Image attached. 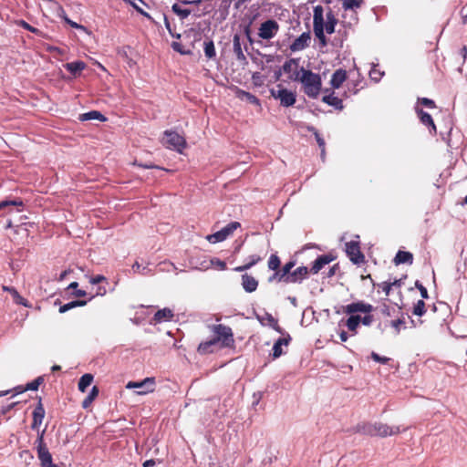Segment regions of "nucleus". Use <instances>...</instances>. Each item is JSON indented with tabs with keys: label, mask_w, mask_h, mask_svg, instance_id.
<instances>
[{
	"label": "nucleus",
	"mask_w": 467,
	"mask_h": 467,
	"mask_svg": "<svg viewBox=\"0 0 467 467\" xmlns=\"http://www.w3.org/2000/svg\"><path fill=\"white\" fill-rule=\"evenodd\" d=\"M295 265L296 261L290 260L281 270L274 273L269 278V281L276 280L285 284H301L307 277L308 274H310V271L306 266H298L292 271Z\"/></svg>",
	"instance_id": "f257e3e1"
},
{
	"label": "nucleus",
	"mask_w": 467,
	"mask_h": 467,
	"mask_svg": "<svg viewBox=\"0 0 467 467\" xmlns=\"http://www.w3.org/2000/svg\"><path fill=\"white\" fill-rule=\"evenodd\" d=\"M354 431L356 433H360L363 435L370 436V437H381L385 438L388 436H393L399 434L401 430L399 426H389L386 423L376 421V422H368L363 421L357 424L354 427Z\"/></svg>",
	"instance_id": "f03ea898"
},
{
	"label": "nucleus",
	"mask_w": 467,
	"mask_h": 467,
	"mask_svg": "<svg viewBox=\"0 0 467 467\" xmlns=\"http://www.w3.org/2000/svg\"><path fill=\"white\" fill-rule=\"evenodd\" d=\"M335 27L336 25L333 22H325L323 6H315L313 10V31L322 47L327 45L325 32L331 35L335 32Z\"/></svg>",
	"instance_id": "7ed1b4c3"
},
{
	"label": "nucleus",
	"mask_w": 467,
	"mask_h": 467,
	"mask_svg": "<svg viewBox=\"0 0 467 467\" xmlns=\"http://www.w3.org/2000/svg\"><path fill=\"white\" fill-rule=\"evenodd\" d=\"M300 72L301 75L296 73L295 77H290V78L302 83L304 92L307 97L312 99L317 98L322 88L321 77L303 67H300Z\"/></svg>",
	"instance_id": "20e7f679"
},
{
	"label": "nucleus",
	"mask_w": 467,
	"mask_h": 467,
	"mask_svg": "<svg viewBox=\"0 0 467 467\" xmlns=\"http://www.w3.org/2000/svg\"><path fill=\"white\" fill-rule=\"evenodd\" d=\"M373 309L374 307L372 305L365 303L364 301L353 302L344 306L342 307L343 313L350 315V317L346 321V326L348 330L354 334L357 333V329L360 324L361 317L359 315H355L356 313L370 314Z\"/></svg>",
	"instance_id": "39448f33"
},
{
	"label": "nucleus",
	"mask_w": 467,
	"mask_h": 467,
	"mask_svg": "<svg viewBox=\"0 0 467 467\" xmlns=\"http://www.w3.org/2000/svg\"><path fill=\"white\" fill-rule=\"evenodd\" d=\"M46 432V429L38 432L37 438L36 440V448L37 452V457L40 461L41 467H57L53 463L52 455L49 452L47 444L44 440V435Z\"/></svg>",
	"instance_id": "423d86ee"
},
{
	"label": "nucleus",
	"mask_w": 467,
	"mask_h": 467,
	"mask_svg": "<svg viewBox=\"0 0 467 467\" xmlns=\"http://www.w3.org/2000/svg\"><path fill=\"white\" fill-rule=\"evenodd\" d=\"M212 331L220 348H228L234 345V334L232 328L223 324L213 325Z\"/></svg>",
	"instance_id": "0eeeda50"
},
{
	"label": "nucleus",
	"mask_w": 467,
	"mask_h": 467,
	"mask_svg": "<svg viewBox=\"0 0 467 467\" xmlns=\"http://www.w3.org/2000/svg\"><path fill=\"white\" fill-rule=\"evenodd\" d=\"M164 136L165 139L163 144L168 149L175 150L178 152H182L183 149H185L186 140L179 133L171 130H165Z\"/></svg>",
	"instance_id": "6e6552de"
},
{
	"label": "nucleus",
	"mask_w": 467,
	"mask_h": 467,
	"mask_svg": "<svg viewBox=\"0 0 467 467\" xmlns=\"http://www.w3.org/2000/svg\"><path fill=\"white\" fill-rule=\"evenodd\" d=\"M270 92L272 97L280 100V104L283 107H290L296 103V94L283 88L281 85H277V89L272 88Z\"/></svg>",
	"instance_id": "1a4fd4ad"
},
{
	"label": "nucleus",
	"mask_w": 467,
	"mask_h": 467,
	"mask_svg": "<svg viewBox=\"0 0 467 467\" xmlns=\"http://www.w3.org/2000/svg\"><path fill=\"white\" fill-rule=\"evenodd\" d=\"M240 226L241 224L238 222H232L222 230L208 235L206 239L212 244L223 242Z\"/></svg>",
	"instance_id": "9d476101"
},
{
	"label": "nucleus",
	"mask_w": 467,
	"mask_h": 467,
	"mask_svg": "<svg viewBox=\"0 0 467 467\" xmlns=\"http://www.w3.org/2000/svg\"><path fill=\"white\" fill-rule=\"evenodd\" d=\"M279 31V25L274 19H268L261 24L258 30V36L269 40L276 36Z\"/></svg>",
	"instance_id": "9b49d317"
},
{
	"label": "nucleus",
	"mask_w": 467,
	"mask_h": 467,
	"mask_svg": "<svg viewBox=\"0 0 467 467\" xmlns=\"http://www.w3.org/2000/svg\"><path fill=\"white\" fill-rule=\"evenodd\" d=\"M127 389H140L136 393L138 395H146L148 393H151L155 389V379L154 378H146L141 381H130L127 386Z\"/></svg>",
	"instance_id": "f8f14e48"
},
{
	"label": "nucleus",
	"mask_w": 467,
	"mask_h": 467,
	"mask_svg": "<svg viewBox=\"0 0 467 467\" xmlns=\"http://www.w3.org/2000/svg\"><path fill=\"white\" fill-rule=\"evenodd\" d=\"M346 253L349 260L355 265L365 262V255L362 254L359 243L357 241H350L346 244Z\"/></svg>",
	"instance_id": "ddd939ff"
},
{
	"label": "nucleus",
	"mask_w": 467,
	"mask_h": 467,
	"mask_svg": "<svg viewBox=\"0 0 467 467\" xmlns=\"http://www.w3.org/2000/svg\"><path fill=\"white\" fill-rule=\"evenodd\" d=\"M45 414H46L45 408H44V405L42 403V400L39 397L38 398V402H37L36 406L35 407V409H34V410L32 412L33 420H32V423H31V426H30L32 430L37 431V433L40 432L38 431V429H39L40 425L43 422V420L45 418Z\"/></svg>",
	"instance_id": "4468645a"
},
{
	"label": "nucleus",
	"mask_w": 467,
	"mask_h": 467,
	"mask_svg": "<svg viewBox=\"0 0 467 467\" xmlns=\"http://www.w3.org/2000/svg\"><path fill=\"white\" fill-rule=\"evenodd\" d=\"M202 0H180V4H173L171 6L172 12L177 15L182 20L186 19L192 13L191 9L188 8H182L181 5H200L202 4Z\"/></svg>",
	"instance_id": "2eb2a0df"
},
{
	"label": "nucleus",
	"mask_w": 467,
	"mask_h": 467,
	"mask_svg": "<svg viewBox=\"0 0 467 467\" xmlns=\"http://www.w3.org/2000/svg\"><path fill=\"white\" fill-rule=\"evenodd\" d=\"M333 260H335V256H333L331 254L318 256L313 262L312 267L309 269L310 274L317 275L325 265L330 264Z\"/></svg>",
	"instance_id": "dca6fc26"
},
{
	"label": "nucleus",
	"mask_w": 467,
	"mask_h": 467,
	"mask_svg": "<svg viewBox=\"0 0 467 467\" xmlns=\"http://www.w3.org/2000/svg\"><path fill=\"white\" fill-rule=\"evenodd\" d=\"M2 289L10 294L14 303H16V305H20V306H23L28 307V308H30L32 306V305L29 303V301L27 299L24 298L15 287L8 286V285H3Z\"/></svg>",
	"instance_id": "f3484780"
},
{
	"label": "nucleus",
	"mask_w": 467,
	"mask_h": 467,
	"mask_svg": "<svg viewBox=\"0 0 467 467\" xmlns=\"http://www.w3.org/2000/svg\"><path fill=\"white\" fill-rule=\"evenodd\" d=\"M311 39L310 32H304L294 40L290 48L292 51H300L308 47Z\"/></svg>",
	"instance_id": "a211bd4d"
},
{
	"label": "nucleus",
	"mask_w": 467,
	"mask_h": 467,
	"mask_svg": "<svg viewBox=\"0 0 467 467\" xmlns=\"http://www.w3.org/2000/svg\"><path fill=\"white\" fill-rule=\"evenodd\" d=\"M174 317L173 311L171 308L164 307L162 309L158 310L153 317L152 324H160L163 322L171 321Z\"/></svg>",
	"instance_id": "6ab92c4d"
},
{
	"label": "nucleus",
	"mask_w": 467,
	"mask_h": 467,
	"mask_svg": "<svg viewBox=\"0 0 467 467\" xmlns=\"http://www.w3.org/2000/svg\"><path fill=\"white\" fill-rule=\"evenodd\" d=\"M416 112L420 122L430 129V132L436 134L437 129L431 116L421 109H416Z\"/></svg>",
	"instance_id": "aec40b11"
},
{
	"label": "nucleus",
	"mask_w": 467,
	"mask_h": 467,
	"mask_svg": "<svg viewBox=\"0 0 467 467\" xmlns=\"http://www.w3.org/2000/svg\"><path fill=\"white\" fill-rule=\"evenodd\" d=\"M291 341V337L289 334L285 337H279L273 346V358H277L281 357L285 352L283 351V346L287 347Z\"/></svg>",
	"instance_id": "412c9836"
},
{
	"label": "nucleus",
	"mask_w": 467,
	"mask_h": 467,
	"mask_svg": "<svg viewBox=\"0 0 467 467\" xmlns=\"http://www.w3.org/2000/svg\"><path fill=\"white\" fill-rule=\"evenodd\" d=\"M348 74L343 68L337 69L330 79V85L333 88H339L342 84L347 80Z\"/></svg>",
	"instance_id": "4be33fe9"
},
{
	"label": "nucleus",
	"mask_w": 467,
	"mask_h": 467,
	"mask_svg": "<svg viewBox=\"0 0 467 467\" xmlns=\"http://www.w3.org/2000/svg\"><path fill=\"white\" fill-rule=\"evenodd\" d=\"M217 346L220 345L218 344L216 339L213 337L212 339H209L207 341L201 342L197 348V351L201 355L210 354L215 350Z\"/></svg>",
	"instance_id": "5701e85b"
},
{
	"label": "nucleus",
	"mask_w": 467,
	"mask_h": 467,
	"mask_svg": "<svg viewBox=\"0 0 467 467\" xmlns=\"http://www.w3.org/2000/svg\"><path fill=\"white\" fill-rule=\"evenodd\" d=\"M242 286L247 293L254 292L258 286V281L252 275L244 274L242 275Z\"/></svg>",
	"instance_id": "b1692460"
},
{
	"label": "nucleus",
	"mask_w": 467,
	"mask_h": 467,
	"mask_svg": "<svg viewBox=\"0 0 467 467\" xmlns=\"http://www.w3.org/2000/svg\"><path fill=\"white\" fill-rule=\"evenodd\" d=\"M66 69L69 71L74 77L80 75L81 71L85 69L86 64L83 61H74L64 65Z\"/></svg>",
	"instance_id": "393cba45"
},
{
	"label": "nucleus",
	"mask_w": 467,
	"mask_h": 467,
	"mask_svg": "<svg viewBox=\"0 0 467 467\" xmlns=\"http://www.w3.org/2000/svg\"><path fill=\"white\" fill-rule=\"evenodd\" d=\"M322 100L327 105L334 107L336 109L342 110L344 108L342 99L334 96L333 92L328 95H325Z\"/></svg>",
	"instance_id": "a878e982"
},
{
	"label": "nucleus",
	"mask_w": 467,
	"mask_h": 467,
	"mask_svg": "<svg viewBox=\"0 0 467 467\" xmlns=\"http://www.w3.org/2000/svg\"><path fill=\"white\" fill-rule=\"evenodd\" d=\"M394 263L396 265H400V264L411 265L413 263V254L410 252L399 251L396 254V256L394 258Z\"/></svg>",
	"instance_id": "bb28decb"
},
{
	"label": "nucleus",
	"mask_w": 467,
	"mask_h": 467,
	"mask_svg": "<svg viewBox=\"0 0 467 467\" xmlns=\"http://www.w3.org/2000/svg\"><path fill=\"white\" fill-rule=\"evenodd\" d=\"M298 62L294 58L286 60L283 65V70L285 73H293L291 77H295L296 73L301 75L300 69L298 70Z\"/></svg>",
	"instance_id": "cd10ccee"
},
{
	"label": "nucleus",
	"mask_w": 467,
	"mask_h": 467,
	"mask_svg": "<svg viewBox=\"0 0 467 467\" xmlns=\"http://www.w3.org/2000/svg\"><path fill=\"white\" fill-rule=\"evenodd\" d=\"M233 44H234V52L237 59H239V60L245 59V56L244 55V52H243V49L241 47L239 35L235 34L234 36Z\"/></svg>",
	"instance_id": "c85d7f7f"
},
{
	"label": "nucleus",
	"mask_w": 467,
	"mask_h": 467,
	"mask_svg": "<svg viewBox=\"0 0 467 467\" xmlns=\"http://www.w3.org/2000/svg\"><path fill=\"white\" fill-rule=\"evenodd\" d=\"M99 392V388L97 386H93L89 394L82 401V407L84 409H88L92 404V402L95 400V399L98 397Z\"/></svg>",
	"instance_id": "c756f323"
},
{
	"label": "nucleus",
	"mask_w": 467,
	"mask_h": 467,
	"mask_svg": "<svg viewBox=\"0 0 467 467\" xmlns=\"http://www.w3.org/2000/svg\"><path fill=\"white\" fill-rule=\"evenodd\" d=\"M81 120H90V119H98L99 121H105L106 117L101 114L99 111L91 110L89 112L84 113L80 115L79 118Z\"/></svg>",
	"instance_id": "7c9ffc66"
},
{
	"label": "nucleus",
	"mask_w": 467,
	"mask_h": 467,
	"mask_svg": "<svg viewBox=\"0 0 467 467\" xmlns=\"http://www.w3.org/2000/svg\"><path fill=\"white\" fill-rule=\"evenodd\" d=\"M93 375L89 373L84 374L78 381V389L81 392H85L87 388L92 383L93 381Z\"/></svg>",
	"instance_id": "2f4dec72"
},
{
	"label": "nucleus",
	"mask_w": 467,
	"mask_h": 467,
	"mask_svg": "<svg viewBox=\"0 0 467 467\" xmlns=\"http://www.w3.org/2000/svg\"><path fill=\"white\" fill-rule=\"evenodd\" d=\"M363 4V0H343V8L345 11L355 12L356 9L359 8Z\"/></svg>",
	"instance_id": "473e14b6"
},
{
	"label": "nucleus",
	"mask_w": 467,
	"mask_h": 467,
	"mask_svg": "<svg viewBox=\"0 0 467 467\" xmlns=\"http://www.w3.org/2000/svg\"><path fill=\"white\" fill-rule=\"evenodd\" d=\"M44 382V378L42 376L37 377L33 381L27 383L24 389L18 391V393H23L26 390H37L39 386Z\"/></svg>",
	"instance_id": "72a5a7b5"
},
{
	"label": "nucleus",
	"mask_w": 467,
	"mask_h": 467,
	"mask_svg": "<svg viewBox=\"0 0 467 467\" xmlns=\"http://www.w3.org/2000/svg\"><path fill=\"white\" fill-rule=\"evenodd\" d=\"M123 1L129 3L138 13H140L143 16H145L147 18H150V16L139 5V4L146 5V3L143 0H123Z\"/></svg>",
	"instance_id": "f704fd0d"
},
{
	"label": "nucleus",
	"mask_w": 467,
	"mask_h": 467,
	"mask_svg": "<svg viewBox=\"0 0 467 467\" xmlns=\"http://www.w3.org/2000/svg\"><path fill=\"white\" fill-rule=\"evenodd\" d=\"M280 265H281V261H280V258L278 257V255L275 254H271L268 259V262H267L268 268L270 270L275 271V273L280 270L279 269Z\"/></svg>",
	"instance_id": "c9c22d12"
},
{
	"label": "nucleus",
	"mask_w": 467,
	"mask_h": 467,
	"mask_svg": "<svg viewBox=\"0 0 467 467\" xmlns=\"http://www.w3.org/2000/svg\"><path fill=\"white\" fill-rule=\"evenodd\" d=\"M10 206L15 207H23L24 202L20 198L15 199V200H5L0 202V211L8 208Z\"/></svg>",
	"instance_id": "e433bc0d"
},
{
	"label": "nucleus",
	"mask_w": 467,
	"mask_h": 467,
	"mask_svg": "<svg viewBox=\"0 0 467 467\" xmlns=\"http://www.w3.org/2000/svg\"><path fill=\"white\" fill-rule=\"evenodd\" d=\"M426 313V304L422 299L418 300L412 308V314L422 317Z\"/></svg>",
	"instance_id": "4c0bfd02"
},
{
	"label": "nucleus",
	"mask_w": 467,
	"mask_h": 467,
	"mask_svg": "<svg viewBox=\"0 0 467 467\" xmlns=\"http://www.w3.org/2000/svg\"><path fill=\"white\" fill-rule=\"evenodd\" d=\"M204 54L208 58H213L216 55L214 44L212 40L204 42Z\"/></svg>",
	"instance_id": "58836bf2"
},
{
	"label": "nucleus",
	"mask_w": 467,
	"mask_h": 467,
	"mask_svg": "<svg viewBox=\"0 0 467 467\" xmlns=\"http://www.w3.org/2000/svg\"><path fill=\"white\" fill-rule=\"evenodd\" d=\"M16 24H17L19 26L23 27L24 29H26V30H27V31H29V32H32V33H34V34H36V35H37V36H41V35H42V32H41L38 28H36V27H34V26H30V25H29L27 22H26L25 20H18V21L16 22Z\"/></svg>",
	"instance_id": "ea45409f"
},
{
	"label": "nucleus",
	"mask_w": 467,
	"mask_h": 467,
	"mask_svg": "<svg viewBox=\"0 0 467 467\" xmlns=\"http://www.w3.org/2000/svg\"><path fill=\"white\" fill-rule=\"evenodd\" d=\"M266 320L268 325L278 333H283L282 328L278 324V320L275 318L271 314H266Z\"/></svg>",
	"instance_id": "a19ab883"
},
{
	"label": "nucleus",
	"mask_w": 467,
	"mask_h": 467,
	"mask_svg": "<svg viewBox=\"0 0 467 467\" xmlns=\"http://www.w3.org/2000/svg\"><path fill=\"white\" fill-rule=\"evenodd\" d=\"M78 282H72L67 286V289H74L75 291L73 292V296L76 297L85 296L87 295L86 291H84L82 289H78Z\"/></svg>",
	"instance_id": "79ce46f5"
},
{
	"label": "nucleus",
	"mask_w": 467,
	"mask_h": 467,
	"mask_svg": "<svg viewBox=\"0 0 467 467\" xmlns=\"http://www.w3.org/2000/svg\"><path fill=\"white\" fill-rule=\"evenodd\" d=\"M210 265L222 271L226 269V263L216 257L211 258Z\"/></svg>",
	"instance_id": "37998d69"
},
{
	"label": "nucleus",
	"mask_w": 467,
	"mask_h": 467,
	"mask_svg": "<svg viewBox=\"0 0 467 467\" xmlns=\"http://www.w3.org/2000/svg\"><path fill=\"white\" fill-rule=\"evenodd\" d=\"M314 135H315L316 140L318 144V147L321 150V155H322V157H324L325 156V146H326L325 140L317 130H315Z\"/></svg>",
	"instance_id": "c03bdc74"
},
{
	"label": "nucleus",
	"mask_w": 467,
	"mask_h": 467,
	"mask_svg": "<svg viewBox=\"0 0 467 467\" xmlns=\"http://www.w3.org/2000/svg\"><path fill=\"white\" fill-rule=\"evenodd\" d=\"M382 76H383V72H381L379 69H378L376 67H373L369 71V77L375 82H379L381 79Z\"/></svg>",
	"instance_id": "a18cd8bd"
},
{
	"label": "nucleus",
	"mask_w": 467,
	"mask_h": 467,
	"mask_svg": "<svg viewBox=\"0 0 467 467\" xmlns=\"http://www.w3.org/2000/svg\"><path fill=\"white\" fill-rule=\"evenodd\" d=\"M371 358L376 361V362H379V363H381V364H387L390 358H387V357H381L379 356L378 353L372 351L371 352V355H370Z\"/></svg>",
	"instance_id": "49530a36"
},
{
	"label": "nucleus",
	"mask_w": 467,
	"mask_h": 467,
	"mask_svg": "<svg viewBox=\"0 0 467 467\" xmlns=\"http://www.w3.org/2000/svg\"><path fill=\"white\" fill-rule=\"evenodd\" d=\"M419 102L429 108V109H435L436 108V104L434 102V100L431 99H428V98H421V99H419Z\"/></svg>",
	"instance_id": "de8ad7c7"
},
{
	"label": "nucleus",
	"mask_w": 467,
	"mask_h": 467,
	"mask_svg": "<svg viewBox=\"0 0 467 467\" xmlns=\"http://www.w3.org/2000/svg\"><path fill=\"white\" fill-rule=\"evenodd\" d=\"M415 285L419 289L421 297L427 299L429 297V293H428L427 288L419 281H416Z\"/></svg>",
	"instance_id": "09e8293b"
},
{
	"label": "nucleus",
	"mask_w": 467,
	"mask_h": 467,
	"mask_svg": "<svg viewBox=\"0 0 467 467\" xmlns=\"http://www.w3.org/2000/svg\"><path fill=\"white\" fill-rule=\"evenodd\" d=\"M405 324L403 318H398L396 320H392L390 325L395 329L396 333L399 334L400 332V326Z\"/></svg>",
	"instance_id": "8fccbe9b"
},
{
	"label": "nucleus",
	"mask_w": 467,
	"mask_h": 467,
	"mask_svg": "<svg viewBox=\"0 0 467 467\" xmlns=\"http://www.w3.org/2000/svg\"><path fill=\"white\" fill-rule=\"evenodd\" d=\"M243 96L246 98V99L252 103V104H255V105H259V99L257 97H255L254 95L249 93V92H245V91H243Z\"/></svg>",
	"instance_id": "3c124183"
},
{
	"label": "nucleus",
	"mask_w": 467,
	"mask_h": 467,
	"mask_svg": "<svg viewBox=\"0 0 467 467\" xmlns=\"http://www.w3.org/2000/svg\"><path fill=\"white\" fill-rule=\"evenodd\" d=\"M261 261V257L259 255H256V254H253L251 256H249V261L247 262L248 265L251 267H253L254 265H256L257 263H259Z\"/></svg>",
	"instance_id": "603ef678"
},
{
	"label": "nucleus",
	"mask_w": 467,
	"mask_h": 467,
	"mask_svg": "<svg viewBox=\"0 0 467 467\" xmlns=\"http://www.w3.org/2000/svg\"><path fill=\"white\" fill-rule=\"evenodd\" d=\"M73 308H75V307H74L73 301H71L69 303L60 306L58 311H59V313L63 314V313H66L68 310L73 309Z\"/></svg>",
	"instance_id": "864d4df0"
},
{
	"label": "nucleus",
	"mask_w": 467,
	"mask_h": 467,
	"mask_svg": "<svg viewBox=\"0 0 467 467\" xmlns=\"http://www.w3.org/2000/svg\"><path fill=\"white\" fill-rule=\"evenodd\" d=\"M373 322V316L368 314L365 317H361L360 323H362L364 326H370Z\"/></svg>",
	"instance_id": "5fc2aeb1"
},
{
	"label": "nucleus",
	"mask_w": 467,
	"mask_h": 467,
	"mask_svg": "<svg viewBox=\"0 0 467 467\" xmlns=\"http://www.w3.org/2000/svg\"><path fill=\"white\" fill-rule=\"evenodd\" d=\"M379 286L382 288V290L385 292L386 296H389L390 294V290H391V285L389 282H382Z\"/></svg>",
	"instance_id": "6e6d98bb"
},
{
	"label": "nucleus",
	"mask_w": 467,
	"mask_h": 467,
	"mask_svg": "<svg viewBox=\"0 0 467 467\" xmlns=\"http://www.w3.org/2000/svg\"><path fill=\"white\" fill-rule=\"evenodd\" d=\"M325 22H333V24H337V19L335 17L332 10H329L326 15V21Z\"/></svg>",
	"instance_id": "4d7b16f0"
},
{
	"label": "nucleus",
	"mask_w": 467,
	"mask_h": 467,
	"mask_svg": "<svg viewBox=\"0 0 467 467\" xmlns=\"http://www.w3.org/2000/svg\"><path fill=\"white\" fill-rule=\"evenodd\" d=\"M105 280H106V277L104 275H98L90 279V283L93 285H97Z\"/></svg>",
	"instance_id": "13d9d810"
},
{
	"label": "nucleus",
	"mask_w": 467,
	"mask_h": 467,
	"mask_svg": "<svg viewBox=\"0 0 467 467\" xmlns=\"http://www.w3.org/2000/svg\"><path fill=\"white\" fill-rule=\"evenodd\" d=\"M132 270H133L134 272L140 273L141 271L146 270V267H141V265H140L138 262H135V263L132 265Z\"/></svg>",
	"instance_id": "bf43d9fd"
},
{
	"label": "nucleus",
	"mask_w": 467,
	"mask_h": 467,
	"mask_svg": "<svg viewBox=\"0 0 467 467\" xmlns=\"http://www.w3.org/2000/svg\"><path fill=\"white\" fill-rule=\"evenodd\" d=\"M172 48H173L175 51H177V52H179V53H181V54H186V52H185L184 50H182V46H181V44H180V43L173 42V43H172Z\"/></svg>",
	"instance_id": "052dcab7"
},
{
	"label": "nucleus",
	"mask_w": 467,
	"mask_h": 467,
	"mask_svg": "<svg viewBox=\"0 0 467 467\" xmlns=\"http://www.w3.org/2000/svg\"><path fill=\"white\" fill-rule=\"evenodd\" d=\"M72 272L71 269H67V270H64L60 275H59V277L57 278L58 281H63L67 275H69L70 273Z\"/></svg>",
	"instance_id": "680f3d73"
},
{
	"label": "nucleus",
	"mask_w": 467,
	"mask_h": 467,
	"mask_svg": "<svg viewBox=\"0 0 467 467\" xmlns=\"http://www.w3.org/2000/svg\"><path fill=\"white\" fill-rule=\"evenodd\" d=\"M16 402H12L10 404H8L6 407H4L2 409V414H5L7 413L9 410H11L15 406H16Z\"/></svg>",
	"instance_id": "e2e57ef3"
},
{
	"label": "nucleus",
	"mask_w": 467,
	"mask_h": 467,
	"mask_svg": "<svg viewBox=\"0 0 467 467\" xmlns=\"http://www.w3.org/2000/svg\"><path fill=\"white\" fill-rule=\"evenodd\" d=\"M248 269H250V266L248 265L247 263L245 265H244L236 266V267L234 268V270L235 272H244V271H246Z\"/></svg>",
	"instance_id": "0e129e2a"
},
{
	"label": "nucleus",
	"mask_w": 467,
	"mask_h": 467,
	"mask_svg": "<svg viewBox=\"0 0 467 467\" xmlns=\"http://www.w3.org/2000/svg\"><path fill=\"white\" fill-rule=\"evenodd\" d=\"M461 14L462 16V23L467 25V8L465 6L462 8Z\"/></svg>",
	"instance_id": "69168bd1"
},
{
	"label": "nucleus",
	"mask_w": 467,
	"mask_h": 467,
	"mask_svg": "<svg viewBox=\"0 0 467 467\" xmlns=\"http://www.w3.org/2000/svg\"><path fill=\"white\" fill-rule=\"evenodd\" d=\"M389 283L390 284L391 287H393V286L400 287L402 285L401 279H395L394 281H392V282L389 281Z\"/></svg>",
	"instance_id": "338daca9"
},
{
	"label": "nucleus",
	"mask_w": 467,
	"mask_h": 467,
	"mask_svg": "<svg viewBox=\"0 0 467 467\" xmlns=\"http://www.w3.org/2000/svg\"><path fill=\"white\" fill-rule=\"evenodd\" d=\"M155 463L154 460H147L143 462V467H153Z\"/></svg>",
	"instance_id": "774afa93"
}]
</instances>
